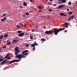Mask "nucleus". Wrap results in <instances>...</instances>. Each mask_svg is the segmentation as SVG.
I'll return each mask as SVG.
<instances>
[{"instance_id": "nucleus-1", "label": "nucleus", "mask_w": 77, "mask_h": 77, "mask_svg": "<svg viewBox=\"0 0 77 77\" xmlns=\"http://www.w3.org/2000/svg\"><path fill=\"white\" fill-rule=\"evenodd\" d=\"M26 56H24V55H21V54H19L18 55H17L15 57H17L20 60H14L10 62V64H11V63H14V62H20V60H21V59L23 57V58H26Z\"/></svg>"}, {"instance_id": "nucleus-2", "label": "nucleus", "mask_w": 77, "mask_h": 77, "mask_svg": "<svg viewBox=\"0 0 77 77\" xmlns=\"http://www.w3.org/2000/svg\"><path fill=\"white\" fill-rule=\"evenodd\" d=\"M65 28H60L57 29H55V30L53 31V32H54L55 35H57L59 32H60V31H62V30H65Z\"/></svg>"}, {"instance_id": "nucleus-3", "label": "nucleus", "mask_w": 77, "mask_h": 77, "mask_svg": "<svg viewBox=\"0 0 77 77\" xmlns=\"http://www.w3.org/2000/svg\"><path fill=\"white\" fill-rule=\"evenodd\" d=\"M15 54L16 55L18 54V53H19V52H20V51L18 50V47H16L15 48Z\"/></svg>"}, {"instance_id": "nucleus-4", "label": "nucleus", "mask_w": 77, "mask_h": 77, "mask_svg": "<svg viewBox=\"0 0 77 77\" xmlns=\"http://www.w3.org/2000/svg\"><path fill=\"white\" fill-rule=\"evenodd\" d=\"M28 51V50H26L23 51V52L21 53V54H24V56H27V54H28L27 53H27V52Z\"/></svg>"}, {"instance_id": "nucleus-5", "label": "nucleus", "mask_w": 77, "mask_h": 77, "mask_svg": "<svg viewBox=\"0 0 77 77\" xmlns=\"http://www.w3.org/2000/svg\"><path fill=\"white\" fill-rule=\"evenodd\" d=\"M53 32L52 31L50 30L49 31H47L45 32L46 34H53Z\"/></svg>"}, {"instance_id": "nucleus-6", "label": "nucleus", "mask_w": 77, "mask_h": 77, "mask_svg": "<svg viewBox=\"0 0 77 77\" xmlns=\"http://www.w3.org/2000/svg\"><path fill=\"white\" fill-rule=\"evenodd\" d=\"M6 19H7L6 17H4L3 18L1 19V21L2 22H5V21L6 20Z\"/></svg>"}, {"instance_id": "nucleus-7", "label": "nucleus", "mask_w": 77, "mask_h": 77, "mask_svg": "<svg viewBox=\"0 0 77 77\" xmlns=\"http://www.w3.org/2000/svg\"><path fill=\"white\" fill-rule=\"evenodd\" d=\"M24 35V33H20L18 34L19 36L20 37H22V36H23Z\"/></svg>"}, {"instance_id": "nucleus-8", "label": "nucleus", "mask_w": 77, "mask_h": 77, "mask_svg": "<svg viewBox=\"0 0 77 77\" xmlns=\"http://www.w3.org/2000/svg\"><path fill=\"white\" fill-rule=\"evenodd\" d=\"M5 58H7V60L10 59H11V57H8V55H7L5 57L4 59H5Z\"/></svg>"}, {"instance_id": "nucleus-9", "label": "nucleus", "mask_w": 77, "mask_h": 77, "mask_svg": "<svg viewBox=\"0 0 77 77\" xmlns=\"http://www.w3.org/2000/svg\"><path fill=\"white\" fill-rule=\"evenodd\" d=\"M7 60H5V61H4L1 62V64H2V65H3V64H6V61Z\"/></svg>"}, {"instance_id": "nucleus-10", "label": "nucleus", "mask_w": 77, "mask_h": 77, "mask_svg": "<svg viewBox=\"0 0 77 77\" xmlns=\"http://www.w3.org/2000/svg\"><path fill=\"white\" fill-rule=\"evenodd\" d=\"M60 15L61 16H64V17H66V15H65L64 13H60Z\"/></svg>"}, {"instance_id": "nucleus-11", "label": "nucleus", "mask_w": 77, "mask_h": 77, "mask_svg": "<svg viewBox=\"0 0 77 77\" xmlns=\"http://www.w3.org/2000/svg\"><path fill=\"white\" fill-rule=\"evenodd\" d=\"M66 2V0H62L61 3H65Z\"/></svg>"}, {"instance_id": "nucleus-12", "label": "nucleus", "mask_w": 77, "mask_h": 77, "mask_svg": "<svg viewBox=\"0 0 77 77\" xmlns=\"http://www.w3.org/2000/svg\"><path fill=\"white\" fill-rule=\"evenodd\" d=\"M18 41V40H13L12 42V43H14V42H17Z\"/></svg>"}, {"instance_id": "nucleus-13", "label": "nucleus", "mask_w": 77, "mask_h": 77, "mask_svg": "<svg viewBox=\"0 0 77 77\" xmlns=\"http://www.w3.org/2000/svg\"><path fill=\"white\" fill-rule=\"evenodd\" d=\"M23 5H24V6H27V4H26V2H23Z\"/></svg>"}, {"instance_id": "nucleus-14", "label": "nucleus", "mask_w": 77, "mask_h": 77, "mask_svg": "<svg viewBox=\"0 0 77 77\" xmlns=\"http://www.w3.org/2000/svg\"><path fill=\"white\" fill-rule=\"evenodd\" d=\"M35 44H32L31 45V47H35Z\"/></svg>"}, {"instance_id": "nucleus-15", "label": "nucleus", "mask_w": 77, "mask_h": 77, "mask_svg": "<svg viewBox=\"0 0 77 77\" xmlns=\"http://www.w3.org/2000/svg\"><path fill=\"white\" fill-rule=\"evenodd\" d=\"M41 41H45V38H42Z\"/></svg>"}, {"instance_id": "nucleus-16", "label": "nucleus", "mask_w": 77, "mask_h": 77, "mask_svg": "<svg viewBox=\"0 0 77 77\" xmlns=\"http://www.w3.org/2000/svg\"><path fill=\"white\" fill-rule=\"evenodd\" d=\"M8 35L6 34L5 35L4 37V38H8Z\"/></svg>"}, {"instance_id": "nucleus-17", "label": "nucleus", "mask_w": 77, "mask_h": 77, "mask_svg": "<svg viewBox=\"0 0 77 77\" xmlns=\"http://www.w3.org/2000/svg\"><path fill=\"white\" fill-rule=\"evenodd\" d=\"M69 18L71 20V19H72V18H74V16L72 15Z\"/></svg>"}, {"instance_id": "nucleus-18", "label": "nucleus", "mask_w": 77, "mask_h": 77, "mask_svg": "<svg viewBox=\"0 0 77 77\" xmlns=\"http://www.w3.org/2000/svg\"><path fill=\"white\" fill-rule=\"evenodd\" d=\"M3 35H1L0 37V39H2V38H3Z\"/></svg>"}, {"instance_id": "nucleus-19", "label": "nucleus", "mask_w": 77, "mask_h": 77, "mask_svg": "<svg viewBox=\"0 0 77 77\" xmlns=\"http://www.w3.org/2000/svg\"><path fill=\"white\" fill-rule=\"evenodd\" d=\"M11 44V42H8V41H7V45H9Z\"/></svg>"}, {"instance_id": "nucleus-20", "label": "nucleus", "mask_w": 77, "mask_h": 77, "mask_svg": "<svg viewBox=\"0 0 77 77\" xmlns=\"http://www.w3.org/2000/svg\"><path fill=\"white\" fill-rule=\"evenodd\" d=\"M19 25L21 26V27L23 26V24H21V23H19Z\"/></svg>"}, {"instance_id": "nucleus-21", "label": "nucleus", "mask_w": 77, "mask_h": 77, "mask_svg": "<svg viewBox=\"0 0 77 77\" xmlns=\"http://www.w3.org/2000/svg\"><path fill=\"white\" fill-rule=\"evenodd\" d=\"M6 15V14H4V15H3L2 17H4V16H5Z\"/></svg>"}, {"instance_id": "nucleus-22", "label": "nucleus", "mask_w": 77, "mask_h": 77, "mask_svg": "<svg viewBox=\"0 0 77 77\" xmlns=\"http://www.w3.org/2000/svg\"><path fill=\"white\" fill-rule=\"evenodd\" d=\"M17 28H20V26L19 25H17L16 26Z\"/></svg>"}, {"instance_id": "nucleus-23", "label": "nucleus", "mask_w": 77, "mask_h": 77, "mask_svg": "<svg viewBox=\"0 0 77 77\" xmlns=\"http://www.w3.org/2000/svg\"><path fill=\"white\" fill-rule=\"evenodd\" d=\"M29 46V44H27L26 46V47H28Z\"/></svg>"}, {"instance_id": "nucleus-24", "label": "nucleus", "mask_w": 77, "mask_h": 77, "mask_svg": "<svg viewBox=\"0 0 77 77\" xmlns=\"http://www.w3.org/2000/svg\"><path fill=\"white\" fill-rule=\"evenodd\" d=\"M34 43L35 44H34L35 45V46L38 45L36 42H34Z\"/></svg>"}, {"instance_id": "nucleus-25", "label": "nucleus", "mask_w": 77, "mask_h": 77, "mask_svg": "<svg viewBox=\"0 0 77 77\" xmlns=\"http://www.w3.org/2000/svg\"><path fill=\"white\" fill-rule=\"evenodd\" d=\"M61 5V7L62 8V7H64V6H65V5Z\"/></svg>"}, {"instance_id": "nucleus-26", "label": "nucleus", "mask_w": 77, "mask_h": 77, "mask_svg": "<svg viewBox=\"0 0 77 77\" xmlns=\"http://www.w3.org/2000/svg\"><path fill=\"white\" fill-rule=\"evenodd\" d=\"M26 15H29V13H28L26 12Z\"/></svg>"}, {"instance_id": "nucleus-27", "label": "nucleus", "mask_w": 77, "mask_h": 77, "mask_svg": "<svg viewBox=\"0 0 77 77\" xmlns=\"http://www.w3.org/2000/svg\"><path fill=\"white\" fill-rule=\"evenodd\" d=\"M22 32V31H18L17 32V33H21Z\"/></svg>"}, {"instance_id": "nucleus-28", "label": "nucleus", "mask_w": 77, "mask_h": 77, "mask_svg": "<svg viewBox=\"0 0 77 77\" xmlns=\"http://www.w3.org/2000/svg\"><path fill=\"white\" fill-rule=\"evenodd\" d=\"M68 13L69 14H72V12H69Z\"/></svg>"}, {"instance_id": "nucleus-29", "label": "nucleus", "mask_w": 77, "mask_h": 77, "mask_svg": "<svg viewBox=\"0 0 77 77\" xmlns=\"http://www.w3.org/2000/svg\"><path fill=\"white\" fill-rule=\"evenodd\" d=\"M68 4L69 5H71V2H69Z\"/></svg>"}, {"instance_id": "nucleus-30", "label": "nucleus", "mask_w": 77, "mask_h": 77, "mask_svg": "<svg viewBox=\"0 0 77 77\" xmlns=\"http://www.w3.org/2000/svg\"><path fill=\"white\" fill-rule=\"evenodd\" d=\"M64 25H66V26H67L68 25V23L66 22L64 23Z\"/></svg>"}, {"instance_id": "nucleus-31", "label": "nucleus", "mask_w": 77, "mask_h": 77, "mask_svg": "<svg viewBox=\"0 0 77 77\" xmlns=\"http://www.w3.org/2000/svg\"><path fill=\"white\" fill-rule=\"evenodd\" d=\"M3 60H4V59H0V62H2V61H3Z\"/></svg>"}, {"instance_id": "nucleus-32", "label": "nucleus", "mask_w": 77, "mask_h": 77, "mask_svg": "<svg viewBox=\"0 0 77 77\" xmlns=\"http://www.w3.org/2000/svg\"><path fill=\"white\" fill-rule=\"evenodd\" d=\"M58 7L59 8H62V6L61 5L60 6H58Z\"/></svg>"}, {"instance_id": "nucleus-33", "label": "nucleus", "mask_w": 77, "mask_h": 77, "mask_svg": "<svg viewBox=\"0 0 77 77\" xmlns=\"http://www.w3.org/2000/svg\"><path fill=\"white\" fill-rule=\"evenodd\" d=\"M30 39H33V36H31L30 37Z\"/></svg>"}, {"instance_id": "nucleus-34", "label": "nucleus", "mask_w": 77, "mask_h": 77, "mask_svg": "<svg viewBox=\"0 0 77 77\" xmlns=\"http://www.w3.org/2000/svg\"><path fill=\"white\" fill-rule=\"evenodd\" d=\"M70 20H71V19H70V18H69V19H68V21H70Z\"/></svg>"}, {"instance_id": "nucleus-35", "label": "nucleus", "mask_w": 77, "mask_h": 77, "mask_svg": "<svg viewBox=\"0 0 77 77\" xmlns=\"http://www.w3.org/2000/svg\"><path fill=\"white\" fill-rule=\"evenodd\" d=\"M67 30H65L64 32L65 33H66V32H67Z\"/></svg>"}, {"instance_id": "nucleus-36", "label": "nucleus", "mask_w": 77, "mask_h": 77, "mask_svg": "<svg viewBox=\"0 0 77 77\" xmlns=\"http://www.w3.org/2000/svg\"><path fill=\"white\" fill-rule=\"evenodd\" d=\"M52 11V10L51 9L49 10V11H50V12H51Z\"/></svg>"}, {"instance_id": "nucleus-37", "label": "nucleus", "mask_w": 77, "mask_h": 77, "mask_svg": "<svg viewBox=\"0 0 77 77\" xmlns=\"http://www.w3.org/2000/svg\"><path fill=\"white\" fill-rule=\"evenodd\" d=\"M6 46H4L3 47V48H6Z\"/></svg>"}, {"instance_id": "nucleus-38", "label": "nucleus", "mask_w": 77, "mask_h": 77, "mask_svg": "<svg viewBox=\"0 0 77 77\" xmlns=\"http://www.w3.org/2000/svg\"><path fill=\"white\" fill-rule=\"evenodd\" d=\"M33 50H35V47H34L32 49Z\"/></svg>"}, {"instance_id": "nucleus-39", "label": "nucleus", "mask_w": 77, "mask_h": 77, "mask_svg": "<svg viewBox=\"0 0 77 77\" xmlns=\"http://www.w3.org/2000/svg\"><path fill=\"white\" fill-rule=\"evenodd\" d=\"M64 27H66V28H68V26H66Z\"/></svg>"}, {"instance_id": "nucleus-40", "label": "nucleus", "mask_w": 77, "mask_h": 77, "mask_svg": "<svg viewBox=\"0 0 77 77\" xmlns=\"http://www.w3.org/2000/svg\"><path fill=\"white\" fill-rule=\"evenodd\" d=\"M25 16H26V14H23V17H25Z\"/></svg>"}, {"instance_id": "nucleus-41", "label": "nucleus", "mask_w": 77, "mask_h": 77, "mask_svg": "<svg viewBox=\"0 0 77 77\" xmlns=\"http://www.w3.org/2000/svg\"><path fill=\"white\" fill-rule=\"evenodd\" d=\"M58 2H62V0H59Z\"/></svg>"}, {"instance_id": "nucleus-42", "label": "nucleus", "mask_w": 77, "mask_h": 77, "mask_svg": "<svg viewBox=\"0 0 77 77\" xmlns=\"http://www.w3.org/2000/svg\"><path fill=\"white\" fill-rule=\"evenodd\" d=\"M62 3V2H59V5H60V4Z\"/></svg>"}, {"instance_id": "nucleus-43", "label": "nucleus", "mask_w": 77, "mask_h": 77, "mask_svg": "<svg viewBox=\"0 0 77 77\" xmlns=\"http://www.w3.org/2000/svg\"><path fill=\"white\" fill-rule=\"evenodd\" d=\"M56 6V4H55L54 5V6Z\"/></svg>"}, {"instance_id": "nucleus-44", "label": "nucleus", "mask_w": 77, "mask_h": 77, "mask_svg": "<svg viewBox=\"0 0 77 77\" xmlns=\"http://www.w3.org/2000/svg\"><path fill=\"white\" fill-rule=\"evenodd\" d=\"M24 27H26V24H24Z\"/></svg>"}, {"instance_id": "nucleus-45", "label": "nucleus", "mask_w": 77, "mask_h": 77, "mask_svg": "<svg viewBox=\"0 0 77 77\" xmlns=\"http://www.w3.org/2000/svg\"><path fill=\"white\" fill-rule=\"evenodd\" d=\"M40 9H42V7H40L39 8Z\"/></svg>"}, {"instance_id": "nucleus-46", "label": "nucleus", "mask_w": 77, "mask_h": 77, "mask_svg": "<svg viewBox=\"0 0 77 77\" xmlns=\"http://www.w3.org/2000/svg\"><path fill=\"white\" fill-rule=\"evenodd\" d=\"M32 32H35V30H34V29L32 30Z\"/></svg>"}, {"instance_id": "nucleus-47", "label": "nucleus", "mask_w": 77, "mask_h": 77, "mask_svg": "<svg viewBox=\"0 0 77 77\" xmlns=\"http://www.w3.org/2000/svg\"><path fill=\"white\" fill-rule=\"evenodd\" d=\"M50 2H53V0H49Z\"/></svg>"}, {"instance_id": "nucleus-48", "label": "nucleus", "mask_w": 77, "mask_h": 77, "mask_svg": "<svg viewBox=\"0 0 77 77\" xmlns=\"http://www.w3.org/2000/svg\"><path fill=\"white\" fill-rule=\"evenodd\" d=\"M45 28H46V27H45V26H44V29H45Z\"/></svg>"}, {"instance_id": "nucleus-49", "label": "nucleus", "mask_w": 77, "mask_h": 77, "mask_svg": "<svg viewBox=\"0 0 77 77\" xmlns=\"http://www.w3.org/2000/svg\"><path fill=\"white\" fill-rule=\"evenodd\" d=\"M67 11H69V9H67Z\"/></svg>"}, {"instance_id": "nucleus-50", "label": "nucleus", "mask_w": 77, "mask_h": 77, "mask_svg": "<svg viewBox=\"0 0 77 77\" xmlns=\"http://www.w3.org/2000/svg\"><path fill=\"white\" fill-rule=\"evenodd\" d=\"M30 2H32V0H30Z\"/></svg>"}, {"instance_id": "nucleus-51", "label": "nucleus", "mask_w": 77, "mask_h": 77, "mask_svg": "<svg viewBox=\"0 0 77 77\" xmlns=\"http://www.w3.org/2000/svg\"><path fill=\"white\" fill-rule=\"evenodd\" d=\"M38 8H40L41 7V6H38Z\"/></svg>"}, {"instance_id": "nucleus-52", "label": "nucleus", "mask_w": 77, "mask_h": 77, "mask_svg": "<svg viewBox=\"0 0 77 77\" xmlns=\"http://www.w3.org/2000/svg\"><path fill=\"white\" fill-rule=\"evenodd\" d=\"M39 12H41V10H39Z\"/></svg>"}, {"instance_id": "nucleus-53", "label": "nucleus", "mask_w": 77, "mask_h": 77, "mask_svg": "<svg viewBox=\"0 0 77 77\" xmlns=\"http://www.w3.org/2000/svg\"><path fill=\"white\" fill-rule=\"evenodd\" d=\"M25 35H28V34H27V33H26L25 34Z\"/></svg>"}, {"instance_id": "nucleus-54", "label": "nucleus", "mask_w": 77, "mask_h": 77, "mask_svg": "<svg viewBox=\"0 0 77 77\" xmlns=\"http://www.w3.org/2000/svg\"><path fill=\"white\" fill-rule=\"evenodd\" d=\"M20 8H22V6H21L20 7Z\"/></svg>"}, {"instance_id": "nucleus-55", "label": "nucleus", "mask_w": 77, "mask_h": 77, "mask_svg": "<svg viewBox=\"0 0 77 77\" xmlns=\"http://www.w3.org/2000/svg\"><path fill=\"white\" fill-rule=\"evenodd\" d=\"M0 51H1V50L0 48Z\"/></svg>"}, {"instance_id": "nucleus-56", "label": "nucleus", "mask_w": 77, "mask_h": 77, "mask_svg": "<svg viewBox=\"0 0 77 77\" xmlns=\"http://www.w3.org/2000/svg\"><path fill=\"white\" fill-rule=\"evenodd\" d=\"M1 58H3V57H2Z\"/></svg>"}, {"instance_id": "nucleus-57", "label": "nucleus", "mask_w": 77, "mask_h": 77, "mask_svg": "<svg viewBox=\"0 0 77 77\" xmlns=\"http://www.w3.org/2000/svg\"><path fill=\"white\" fill-rule=\"evenodd\" d=\"M46 1H48V0H46Z\"/></svg>"}, {"instance_id": "nucleus-58", "label": "nucleus", "mask_w": 77, "mask_h": 77, "mask_svg": "<svg viewBox=\"0 0 77 77\" xmlns=\"http://www.w3.org/2000/svg\"><path fill=\"white\" fill-rule=\"evenodd\" d=\"M37 28H38V26H37Z\"/></svg>"}, {"instance_id": "nucleus-59", "label": "nucleus", "mask_w": 77, "mask_h": 77, "mask_svg": "<svg viewBox=\"0 0 77 77\" xmlns=\"http://www.w3.org/2000/svg\"><path fill=\"white\" fill-rule=\"evenodd\" d=\"M1 56L0 54V56Z\"/></svg>"}]
</instances>
